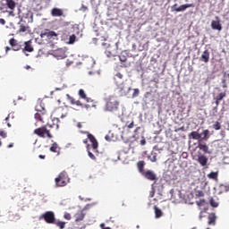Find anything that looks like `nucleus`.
<instances>
[{"label":"nucleus","instance_id":"nucleus-1","mask_svg":"<svg viewBox=\"0 0 229 229\" xmlns=\"http://www.w3.org/2000/svg\"><path fill=\"white\" fill-rule=\"evenodd\" d=\"M76 28H78V25L61 28V30H59L61 35V40L67 45H73L74 42H76L77 37L74 34L71 35L70 30L72 29H76Z\"/></svg>","mask_w":229,"mask_h":229},{"label":"nucleus","instance_id":"nucleus-2","mask_svg":"<svg viewBox=\"0 0 229 229\" xmlns=\"http://www.w3.org/2000/svg\"><path fill=\"white\" fill-rule=\"evenodd\" d=\"M120 102H118L117 98L114 96H109L106 98L105 111L109 113H114L118 110Z\"/></svg>","mask_w":229,"mask_h":229},{"label":"nucleus","instance_id":"nucleus-3","mask_svg":"<svg viewBox=\"0 0 229 229\" xmlns=\"http://www.w3.org/2000/svg\"><path fill=\"white\" fill-rule=\"evenodd\" d=\"M35 109L38 113L34 114V119L38 120V122L44 123L45 116H46V109H45V106H43L42 101L38 100Z\"/></svg>","mask_w":229,"mask_h":229},{"label":"nucleus","instance_id":"nucleus-4","mask_svg":"<svg viewBox=\"0 0 229 229\" xmlns=\"http://www.w3.org/2000/svg\"><path fill=\"white\" fill-rule=\"evenodd\" d=\"M67 15V11L58 9L59 28L73 27V25H71L70 21H66Z\"/></svg>","mask_w":229,"mask_h":229},{"label":"nucleus","instance_id":"nucleus-5","mask_svg":"<svg viewBox=\"0 0 229 229\" xmlns=\"http://www.w3.org/2000/svg\"><path fill=\"white\" fill-rule=\"evenodd\" d=\"M34 134L38 135V137L43 138V139H52L53 135L51 134L50 131L47 130L46 126L38 128L34 130Z\"/></svg>","mask_w":229,"mask_h":229},{"label":"nucleus","instance_id":"nucleus-6","mask_svg":"<svg viewBox=\"0 0 229 229\" xmlns=\"http://www.w3.org/2000/svg\"><path fill=\"white\" fill-rule=\"evenodd\" d=\"M70 182V178L65 172L59 174L58 175V187H64Z\"/></svg>","mask_w":229,"mask_h":229},{"label":"nucleus","instance_id":"nucleus-7","mask_svg":"<svg viewBox=\"0 0 229 229\" xmlns=\"http://www.w3.org/2000/svg\"><path fill=\"white\" fill-rule=\"evenodd\" d=\"M40 219H44L47 224L55 223V214L53 212L47 211L41 215Z\"/></svg>","mask_w":229,"mask_h":229},{"label":"nucleus","instance_id":"nucleus-8","mask_svg":"<svg viewBox=\"0 0 229 229\" xmlns=\"http://www.w3.org/2000/svg\"><path fill=\"white\" fill-rule=\"evenodd\" d=\"M140 174L143 175L145 179L151 181V182L157 180V174H154V172L150 171V170L140 172Z\"/></svg>","mask_w":229,"mask_h":229},{"label":"nucleus","instance_id":"nucleus-9","mask_svg":"<svg viewBox=\"0 0 229 229\" xmlns=\"http://www.w3.org/2000/svg\"><path fill=\"white\" fill-rule=\"evenodd\" d=\"M176 6H177V4H174V6H172V11H175L177 13H182V12L186 11L187 8H194V4H182L178 8H175Z\"/></svg>","mask_w":229,"mask_h":229},{"label":"nucleus","instance_id":"nucleus-10","mask_svg":"<svg viewBox=\"0 0 229 229\" xmlns=\"http://www.w3.org/2000/svg\"><path fill=\"white\" fill-rule=\"evenodd\" d=\"M41 38H47V39H53L54 38H57V33L55 31H51L50 30H44L40 34Z\"/></svg>","mask_w":229,"mask_h":229},{"label":"nucleus","instance_id":"nucleus-11","mask_svg":"<svg viewBox=\"0 0 229 229\" xmlns=\"http://www.w3.org/2000/svg\"><path fill=\"white\" fill-rule=\"evenodd\" d=\"M198 148L200 149V151H203L205 154H212V152L209 151V147L201 140L198 141Z\"/></svg>","mask_w":229,"mask_h":229},{"label":"nucleus","instance_id":"nucleus-12","mask_svg":"<svg viewBox=\"0 0 229 229\" xmlns=\"http://www.w3.org/2000/svg\"><path fill=\"white\" fill-rule=\"evenodd\" d=\"M88 139L90 140L92 149L98 153V147L99 144L98 143L97 139L93 136V134H88Z\"/></svg>","mask_w":229,"mask_h":229},{"label":"nucleus","instance_id":"nucleus-13","mask_svg":"<svg viewBox=\"0 0 229 229\" xmlns=\"http://www.w3.org/2000/svg\"><path fill=\"white\" fill-rule=\"evenodd\" d=\"M217 21H211V29H213L214 30H223V27L221 26V23L219 21V17L216 16V17Z\"/></svg>","mask_w":229,"mask_h":229},{"label":"nucleus","instance_id":"nucleus-14","mask_svg":"<svg viewBox=\"0 0 229 229\" xmlns=\"http://www.w3.org/2000/svg\"><path fill=\"white\" fill-rule=\"evenodd\" d=\"M197 161L203 167L208 165V157L203 154L198 156Z\"/></svg>","mask_w":229,"mask_h":229},{"label":"nucleus","instance_id":"nucleus-15","mask_svg":"<svg viewBox=\"0 0 229 229\" xmlns=\"http://www.w3.org/2000/svg\"><path fill=\"white\" fill-rule=\"evenodd\" d=\"M67 99H68L69 103H71V105H75L77 106L83 107V104L81 102V100H76L75 98H73V97H72L68 94H67Z\"/></svg>","mask_w":229,"mask_h":229},{"label":"nucleus","instance_id":"nucleus-16","mask_svg":"<svg viewBox=\"0 0 229 229\" xmlns=\"http://www.w3.org/2000/svg\"><path fill=\"white\" fill-rule=\"evenodd\" d=\"M25 47L21 48V52L25 54L26 52L31 53L34 51L33 47L31 46V41H26L25 43Z\"/></svg>","mask_w":229,"mask_h":229},{"label":"nucleus","instance_id":"nucleus-17","mask_svg":"<svg viewBox=\"0 0 229 229\" xmlns=\"http://www.w3.org/2000/svg\"><path fill=\"white\" fill-rule=\"evenodd\" d=\"M79 97L81 98L84 99L86 101V103H93V100L87 97V94L85 93V91L82 89H79Z\"/></svg>","mask_w":229,"mask_h":229},{"label":"nucleus","instance_id":"nucleus-18","mask_svg":"<svg viewBox=\"0 0 229 229\" xmlns=\"http://www.w3.org/2000/svg\"><path fill=\"white\" fill-rule=\"evenodd\" d=\"M210 53L208 50H205L203 54L201 55L200 61L207 64L209 62Z\"/></svg>","mask_w":229,"mask_h":229},{"label":"nucleus","instance_id":"nucleus-19","mask_svg":"<svg viewBox=\"0 0 229 229\" xmlns=\"http://www.w3.org/2000/svg\"><path fill=\"white\" fill-rule=\"evenodd\" d=\"M188 138L199 141L201 140V134L197 131H191L188 134Z\"/></svg>","mask_w":229,"mask_h":229},{"label":"nucleus","instance_id":"nucleus-20","mask_svg":"<svg viewBox=\"0 0 229 229\" xmlns=\"http://www.w3.org/2000/svg\"><path fill=\"white\" fill-rule=\"evenodd\" d=\"M208 225H216V214L211 213V214L209 215V216H208Z\"/></svg>","mask_w":229,"mask_h":229},{"label":"nucleus","instance_id":"nucleus-21","mask_svg":"<svg viewBox=\"0 0 229 229\" xmlns=\"http://www.w3.org/2000/svg\"><path fill=\"white\" fill-rule=\"evenodd\" d=\"M209 133H210L209 130H204L203 132L199 133L201 135V140H200L201 142L208 141V140L210 137Z\"/></svg>","mask_w":229,"mask_h":229},{"label":"nucleus","instance_id":"nucleus-22","mask_svg":"<svg viewBox=\"0 0 229 229\" xmlns=\"http://www.w3.org/2000/svg\"><path fill=\"white\" fill-rule=\"evenodd\" d=\"M74 217H75V222L78 223L84 220L85 214L83 213V211H79L77 214H75Z\"/></svg>","mask_w":229,"mask_h":229},{"label":"nucleus","instance_id":"nucleus-23","mask_svg":"<svg viewBox=\"0 0 229 229\" xmlns=\"http://www.w3.org/2000/svg\"><path fill=\"white\" fill-rule=\"evenodd\" d=\"M5 3H6V6L13 11L16 7V3H15V0H5Z\"/></svg>","mask_w":229,"mask_h":229},{"label":"nucleus","instance_id":"nucleus-24","mask_svg":"<svg viewBox=\"0 0 229 229\" xmlns=\"http://www.w3.org/2000/svg\"><path fill=\"white\" fill-rule=\"evenodd\" d=\"M145 166H146V162L145 161H138L137 167H138L139 173L146 172V171H144Z\"/></svg>","mask_w":229,"mask_h":229},{"label":"nucleus","instance_id":"nucleus-25","mask_svg":"<svg viewBox=\"0 0 229 229\" xmlns=\"http://www.w3.org/2000/svg\"><path fill=\"white\" fill-rule=\"evenodd\" d=\"M227 96V90L224 89L223 92L218 93L216 97H215V100H223L226 98Z\"/></svg>","mask_w":229,"mask_h":229},{"label":"nucleus","instance_id":"nucleus-26","mask_svg":"<svg viewBox=\"0 0 229 229\" xmlns=\"http://www.w3.org/2000/svg\"><path fill=\"white\" fill-rule=\"evenodd\" d=\"M154 211H155V218L159 219L161 216H163V212L157 206H154Z\"/></svg>","mask_w":229,"mask_h":229},{"label":"nucleus","instance_id":"nucleus-27","mask_svg":"<svg viewBox=\"0 0 229 229\" xmlns=\"http://www.w3.org/2000/svg\"><path fill=\"white\" fill-rule=\"evenodd\" d=\"M65 57H67V55L65 54V50H64L63 48H59L58 49V58L64 59Z\"/></svg>","mask_w":229,"mask_h":229},{"label":"nucleus","instance_id":"nucleus-28","mask_svg":"<svg viewBox=\"0 0 229 229\" xmlns=\"http://www.w3.org/2000/svg\"><path fill=\"white\" fill-rule=\"evenodd\" d=\"M30 30V28L29 26H25V25H21L19 27V32L21 33H26V32H29Z\"/></svg>","mask_w":229,"mask_h":229},{"label":"nucleus","instance_id":"nucleus-29","mask_svg":"<svg viewBox=\"0 0 229 229\" xmlns=\"http://www.w3.org/2000/svg\"><path fill=\"white\" fill-rule=\"evenodd\" d=\"M208 178L211 180H217V172H211L208 174Z\"/></svg>","mask_w":229,"mask_h":229},{"label":"nucleus","instance_id":"nucleus-30","mask_svg":"<svg viewBox=\"0 0 229 229\" xmlns=\"http://www.w3.org/2000/svg\"><path fill=\"white\" fill-rule=\"evenodd\" d=\"M26 18L28 19V23H32L33 22V13L30 12H28V13H26Z\"/></svg>","mask_w":229,"mask_h":229},{"label":"nucleus","instance_id":"nucleus-31","mask_svg":"<svg viewBox=\"0 0 229 229\" xmlns=\"http://www.w3.org/2000/svg\"><path fill=\"white\" fill-rule=\"evenodd\" d=\"M11 47L13 51H20L22 49V46L21 44L12 45Z\"/></svg>","mask_w":229,"mask_h":229},{"label":"nucleus","instance_id":"nucleus-32","mask_svg":"<svg viewBox=\"0 0 229 229\" xmlns=\"http://www.w3.org/2000/svg\"><path fill=\"white\" fill-rule=\"evenodd\" d=\"M134 127V122L133 121H131V123H125V126H124V130H131V129H132Z\"/></svg>","mask_w":229,"mask_h":229},{"label":"nucleus","instance_id":"nucleus-33","mask_svg":"<svg viewBox=\"0 0 229 229\" xmlns=\"http://www.w3.org/2000/svg\"><path fill=\"white\" fill-rule=\"evenodd\" d=\"M90 104L82 105V107H85L86 109H89L90 107H97V105H95L94 101L89 102Z\"/></svg>","mask_w":229,"mask_h":229},{"label":"nucleus","instance_id":"nucleus-34","mask_svg":"<svg viewBox=\"0 0 229 229\" xmlns=\"http://www.w3.org/2000/svg\"><path fill=\"white\" fill-rule=\"evenodd\" d=\"M221 84H222V89H224L225 90H226L227 89V81H226V79L224 78L221 80Z\"/></svg>","mask_w":229,"mask_h":229},{"label":"nucleus","instance_id":"nucleus-35","mask_svg":"<svg viewBox=\"0 0 229 229\" xmlns=\"http://www.w3.org/2000/svg\"><path fill=\"white\" fill-rule=\"evenodd\" d=\"M213 129L216 130V131H219L221 130V124L219 122H216L213 125Z\"/></svg>","mask_w":229,"mask_h":229},{"label":"nucleus","instance_id":"nucleus-36","mask_svg":"<svg viewBox=\"0 0 229 229\" xmlns=\"http://www.w3.org/2000/svg\"><path fill=\"white\" fill-rule=\"evenodd\" d=\"M220 102L221 100L215 99V105H216V106L213 109L215 114L217 113V106H219Z\"/></svg>","mask_w":229,"mask_h":229},{"label":"nucleus","instance_id":"nucleus-37","mask_svg":"<svg viewBox=\"0 0 229 229\" xmlns=\"http://www.w3.org/2000/svg\"><path fill=\"white\" fill-rule=\"evenodd\" d=\"M195 197H197V198H203L204 197L203 191H200V190L197 191V192H195Z\"/></svg>","mask_w":229,"mask_h":229},{"label":"nucleus","instance_id":"nucleus-38","mask_svg":"<svg viewBox=\"0 0 229 229\" xmlns=\"http://www.w3.org/2000/svg\"><path fill=\"white\" fill-rule=\"evenodd\" d=\"M206 204H207V202L204 199H200V200L197 201L198 207H204V206H206Z\"/></svg>","mask_w":229,"mask_h":229},{"label":"nucleus","instance_id":"nucleus-39","mask_svg":"<svg viewBox=\"0 0 229 229\" xmlns=\"http://www.w3.org/2000/svg\"><path fill=\"white\" fill-rule=\"evenodd\" d=\"M50 151L54 153L57 152V143H54L53 146H51Z\"/></svg>","mask_w":229,"mask_h":229},{"label":"nucleus","instance_id":"nucleus-40","mask_svg":"<svg viewBox=\"0 0 229 229\" xmlns=\"http://www.w3.org/2000/svg\"><path fill=\"white\" fill-rule=\"evenodd\" d=\"M51 15H53L54 17H57L58 16V8H54L53 10H51Z\"/></svg>","mask_w":229,"mask_h":229},{"label":"nucleus","instance_id":"nucleus-41","mask_svg":"<svg viewBox=\"0 0 229 229\" xmlns=\"http://www.w3.org/2000/svg\"><path fill=\"white\" fill-rule=\"evenodd\" d=\"M9 45L15 46V45H21V44H19L18 41H16V39L11 38L9 39Z\"/></svg>","mask_w":229,"mask_h":229},{"label":"nucleus","instance_id":"nucleus-42","mask_svg":"<svg viewBox=\"0 0 229 229\" xmlns=\"http://www.w3.org/2000/svg\"><path fill=\"white\" fill-rule=\"evenodd\" d=\"M210 206L213 208H216L218 206L217 202L216 200H214L213 198H211V199H210Z\"/></svg>","mask_w":229,"mask_h":229},{"label":"nucleus","instance_id":"nucleus-43","mask_svg":"<svg viewBox=\"0 0 229 229\" xmlns=\"http://www.w3.org/2000/svg\"><path fill=\"white\" fill-rule=\"evenodd\" d=\"M120 62H122V63L127 62V57H126V55H120Z\"/></svg>","mask_w":229,"mask_h":229},{"label":"nucleus","instance_id":"nucleus-44","mask_svg":"<svg viewBox=\"0 0 229 229\" xmlns=\"http://www.w3.org/2000/svg\"><path fill=\"white\" fill-rule=\"evenodd\" d=\"M64 219H66L67 221H70L72 219V216L70 215V213L65 212L64 216Z\"/></svg>","mask_w":229,"mask_h":229},{"label":"nucleus","instance_id":"nucleus-45","mask_svg":"<svg viewBox=\"0 0 229 229\" xmlns=\"http://www.w3.org/2000/svg\"><path fill=\"white\" fill-rule=\"evenodd\" d=\"M117 79L123 80V75L121 74V72H117V74H115L114 81H116Z\"/></svg>","mask_w":229,"mask_h":229},{"label":"nucleus","instance_id":"nucleus-46","mask_svg":"<svg viewBox=\"0 0 229 229\" xmlns=\"http://www.w3.org/2000/svg\"><path fill=\"white\" fill-rule=\"evenodd\" d=\"M50 3V0H38V4H48Z\"/></svg>","mask_w":229,"mask_h":229},{"label":"nucleus","instance_id":"nucleus-47","mask_svg":"<svg viewBox=\"0 0 229 229\" xmlns=\"http://www.w3.org/2000/svg\"><path fill=\"white\" fill-rule=\"evenodd\" d=\"M148 159H150V161L152 162V163H155V162H157V156L156 155H154V156H152V157H148Z\"/></svg>","mask_w":229,"mask_h":229},{"label":"nucleus","instance_id":"nucleus-48","mask_svg":"<svg viewBox=\"0 0 229 229\" xmlns=\"http://www.w3.org/2000/svg\"><path fill=\"white\" fill-rule=\"evenodd\" d=\"M50 55H53L54 56V58H57V52L55 51V50H51V52H50Z\"/></svg>","mask_w":229,"mask_h":229},{"label":"nucleus","instance_id":"nucleus-49","mask_svg":"<svg viewBox=\"0 0 229 229\" xmlns=\"http://www.w3.org/2000/svg\"><path fill=\"white\" fill-rule=\"evenodd\" d=\"M89 157H90L92 160H96L97 157L94 156L93 153H91L90 151L88 152Z\"/></svg>","mask_w":229,"mask_h":229},{"label":"nucleus","instance_id":"nucleus-50","mask_svg":"<svg viewBox=\"0 0 229 229\" xmlns=\"http://www.w3.org/2000/svg\"><path fill=\"white\" fill-rule=\"evenodd\" d=\"M58 226L59 228L64 229L65 226V222H58Z\"/></svg>","mask_w":229,"mask_h":229},{"label":"nucleus","instance_id":"nucleus-51","mask_svg":"<svg viewBox=\"0 0 229 229\" xmlns=\"http://www.w3.org/2000/svg\"><path fill=\"white\" fill-rule=\"evenodd\" d=\"M0 136H1L2 138H6V133H5V131H0Z\"/></svg>","mask_w":229,"mask_h":229},{"label":"nucleus","instance_id":"nucleus-52","mask_svg":"<svg viewBox=\"0 0 229 229\" xmlns=\"http://www.w3.org/2000/svg\"><path fill=\"white\" fill-rule=\"evenodd\" d=\"M106 55H107L108 57L114 56V55H112L110 51H106Z\"/></svg>","mask_w":229,"mask_h":229},{"label":"nucleus","instance_id":"nucleus-53","mask_svg":"<svg viewBox=\"0 0 229 229\" xmlns=\"http://www.w3.org/2000/svg\"><path fill=\"white\" fill-rule=\"evenodd\" d=\"M0 24L1 25H5V20L0 19Z\"/></svg>","mask_w":229,"mask_h":229},{"label":"nucleus","instance_id":"nucleus-54","mask_svg":"<svg viewBox=\"0 0 229 229\" xmlns=\"http://www.w3.org/2000/svg\"><path fill=\"white\" fill-rule=\"evenodd\" d=\"M105 139L107 141H111L112 140L109 135H106Z\"/></svg>","mask_w":229,"mask_h":229},{"label":"nucleus","instance_id":"nucleus-55","mask_svg":"<svg viewBox=\"0 0 229 229\" xmlns=\"http://www.w3.org/2000/svg\"><path fill=\"white\" fill-rule=\"evenodd\" d=\"M38 158H40V159H45V158H46V156L40 155V156H38Z\"/></svg>","mask_w":229,"mask_h":229},{"label":"nucleus","instance_id":"nucleus-56","mask_svg":"<svg viewBox=\"0 0 229 229\" xmlns=\"http://www.w3.org/2000/svg\"><path fill=\"white\" fill-rule=\"evenodd\" d=\"M140 143H141V145H146V140H142L141 141H140Z\"/></svg>","mask_w":229,"mask_h":229},{"label":"nucleus","instance_id":"nucleus-57","mask_svg":"<svg viewBox=\"0 0 229 229\" xmlns=\"http://www.w3.org/2000/svg\"><path fill=\"white\" fill-rule=\"evenodd\" d=\"M5 51H6V53H7L8 51H11V47H5Z\"/></svg>","mask_w":229,"mask_h":229},{"label":"nucleus","instance_id":"nucleus-58","mask_svg":"<svg viewBox=\"0 0 229 229\" xmlns=\"http://www.w3.org/2000/svg\"><path fill=\"white\" fill-rule=\"evenodd\" d=\"M55 185L57 186L58 185V177H55Z\"/></svg>","mask_w":229,"mask_h":229},{"label":"nucleus","instance_id":"nucleus-59","mask_svg":"<svg viewBox=\"0 0 229 229\" xmlns=\"http://www.w3.org/2000/svg\"><path fill=\"white\" fill-rule=\"evenodd\" d=\"M225 189L226 190V191H229V184L225 186Z\"/></svg>","mask_w":229,"mask_h":229},{"label":"nucleus","instance_id":"nucleus-60","mask_svg":"<svg viewBox=\"0 0 229 229\" xmlns=\"http://www.w3.org/2000/svg\"><path fill=\"white\" fill-rule=\"evenodd\" d=\"M13 148V143L8 145V148Z\"/></svg>","mask_w":229,"mask_h":229},{"label":"nucleus","instance_id":"nucleus-61","mask_svg":"<svg viewBox=\"0 0 229 229\" xmlns=\"http://www.w3.org/2000/svg\"><path fill=\"white\" fill-rule=\"evenodd\" d=\"M225 76H227L228 80H229V73H226V72H225L224 73Z\"/></svg>","mask_w":229,"mask_h":229},{"label":"nucleus","instance_id":"nucleus-62","mask_svg":"<svg viewBox=\"0 0 229 229\" xmlns=\"http://www.w3.org/2000/svg\"><path fill=\"white\" fill-rule=\"evenodd\" d=\"M100 227L105 228V224L104 223L100 224Z\"/></svg>","mask_w":229,"mask_h":229},{"label":"nucleus","instance_id":"nucleus-63","mask_svg":"<svg viewBox=\"0 0 229 229\" xmlns=\"http://www.w3.org/2000/svg\"><path fill=\"white\" fill-rule=\"evenodd\" d=\"M120 89H121V91H124V88L123 87H121Z\"/></svg>","mask_w":229,"mask_h":229},{"label":"nucleus","instance_id":"nucleus-64","mask_svg":"<svg viewBox=\"0 0 229 229\" xmlns=\"http://www.w3.org/2000/svg\"><path fill=\"white\" fill-rule=\"evenodd\" d=\"M102 229H111L110 227H105V228H102Z\"/></svg>","mask_w":229,"mask_h":229}]
</instances>
